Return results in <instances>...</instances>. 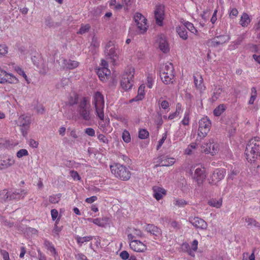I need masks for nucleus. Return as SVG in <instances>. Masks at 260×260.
Here are the masks:
<instances>
[{"label": "nucleus", "mask_w": 260, "mask_h": 260, "mask_svg": "<svg viewBox=\"0 0 260 260\" xmlns=\"http://www.w3.org/2000/svg\"><path fill=\"white\" fill-rule=\"evenodd\" d=\"M97 74L101 81H105L110 75L111 71L108 68H99L97 71Z\"/></svg>", "instance_id": "5701e85b"}, {"label": "nucleus", "mask_w": 260, "mask_h": 260, "mask_svg": "<svg viewBox=\"0 0 260 260\" xmlns=\"http://www.w3.org/2000/svg\"><path fill=\"white\" fill-rule=\"evenodd\" d=\"M175 159L172 157H168L165 156H160L154 159V163L155 164L154 168L159 166L169 167L172 166L175 163Z\"/></svg>", "instance_id": "9b49d317"}, {"label": "nucleus", "mask_w": 260, "mask_h": 260, "mask_svg": "<svg viewBox=\"0 0 260 260\" xmlns=\"http://www.w3.org/2000/svg\"><path fill=\"white\" fill-rule=\"evenodd\" d=\"M245 154L247 161L252 164L254 163L257 158L260 157V138L254 137L248 142L245 151Z\"/></svg>", "instance_id": "f257e3e1"}, {"label": "nucleus", "mask_w": 260, "mask_h": 260, "mask_svg": "<svg viewBox=\"0 0 260 260\" xmlns=\"http://www.w3.org/2000/svg\"><path fill=\"white\" fill-rule=\"evenodd\" d=\"M146 85L149 88H152L155 78L154 73H148L146 74Z\"/></svg>", "instance_id": "c85d7f7f"}, {"label": "nucleus", "mask_w": 260, "mask_h": 260, "mask_svg": "<svg viewBox=\"0 0 260 260\" xmlns=\"http://www.w3.org/2000/svg\"><path fill=\"white\" fill-rule=\"evenodd\" d=\"M211 126V122L207 117L202 118L199 121L198 136L201 138H205L210 131Z\"/></svg>", "instance_id": "423d86ee"}, {"label": "nucleus", "mask_w": 260, "mask_h": 260, "mask_svg": "<svg viewBox=\"0 0 260 260\" xmlns=\"http://www.w3.org/2000/svg\"><path fill=\"white\" fill-rule=\"evenodd\" d=\"M193 81L196 88L200 93H203L206 89V87L204 84L203 78L202 76L198 74L193 75Z\"/></svg>", "instance_id": "4468645a"}, {"label": "nucleus", "mask_w": 260, "mask_h": 260, "mask_svg": "<svg viewBox=\"0 0 260 260\" xmlns=\"http://www.w3.org/2000/svg\"><path fill=\"white\" fill-rule=\"evenodd\" d=\"M230 40V38L226 35H222L216 37L211 41V45L214 46H217L219 45H222L228 42Z\"/></svg>", "instance_id": "b1692460"}, {"label": "nucleus", "mask_w": 260, "mask_h": 260, "mask_svg": "<svg viewBox=\"0 0 260 260\" xmlns=\"http://www.w3.org/2000/svg\"><path fill=\"white\" fill-rule=\"evenodd\" d=\"M92 104L95 108L96 115L101 121L99 122V125L101 127L104 128L103 124L104 118V109L105 106L104 98L103 95L99 91L94 93L93 96Z\"/></svg>", "instance_id": "20e7f679"}, {"label": "nucleus", "mask_w": 260, "mask_h": 260, "mask_svg": "<svg viewBox=\"0 0 260 260\" xmlns=\"http://www.w3.org/2000/svg\"><path fill=\"white\" fill-rule=\"evenodd\" d=\"M167 137V133H164L162 134L161 139L158 141V144L157 146V150H158L161 147L165 141L166 140Z\"/></svg>", "instance_id": "13d9d810"}, {"label": "nucleus", "mask_w": 260, "mask_h": 260, "mask_svg": "<svg viewBox=\"0 0 260 260\" xmlns=\"http://www.w3.org/2000/svg\"><path fill=\"white\" fill-rule=\"evenodd\" d=\"M90 101L88 98L84 97L80 102L78 110H83L90 109Z\"/></svg>", "instance_id": "cd10ccee"}, {"label": "nucleus", "mask_w": 260, "mask_h": 260, "mask_svg": "<svg viewBox=\"0 0 260 260\" xmlns=\"http://www.w3.org/2000/svg\"><path fill=\"white\" fill-rule=\"evenodd\" d=\"M245 222L247 223L248 225H254L256 226V221L255 220H254L253 218L246 217L245 218Z\"/></svg>", "instance_id": "bf43d9fd"}, {"label": "nucleus", "mask_w": 260, "mask_h": 260, "mask_svg": "<svg viewBox=\"0 0 260 260\" xmlns=\"http://www.w3.org/2000/svg\"><path fill=\"white\" fill-rule=\"evenodd\" d=\"M79 62L71 59H64L62 63V68L64 69L73 70L79 66Z\"/></svg>", "instance_id": "393cba45"}, {"label": "nucleus", "mask_w": 260, "mask_h": 260, "mask_svg": "<svg viewBox=\"0 0 260 260\" xmlns=\"http://www.w3.org/2000/svg\"><path fill=\"white\" fill-rule=\"evenodd\" d=\"M0 253L3 256L4 260H10L9 254L6 250H1Z\"/></svg>", "instance_id": "680f3d73"}, {"label": "nucleus", "mask_w": 260, "mask_h": 260, "mask_svg": "<svg viewBox=\"0 0 260 260\" xmlns=\"http://www.w3.org/2000/svg\"><path fill=\"white\" fill-rule=\"evenodd\" d=\"M70 174L71 177L74 180H80L81 179V177H80L78 173L76 171H71Z\"/></svg>", "instance_id": "4d7b16f0"}, {"label": "nucleus", "mask_w": 260, "mask_h": 260, "mask_svg": "<svg viewBox=\"0 0 260 260\" xmlns=\"http://www.w3.org/2000/svg\"><path fill=\"white\" fill-rule=\"evenodd\" d=\"M146 230L147 232L153 236L154 239L155 240L159 239L161 237L162 232L161 229L153 224H147Z\"/></svg>", "instance_id": "dca6fc26"}, {"label": "nucleus", "mask_w": 260, "mask_h": 260, "mask_svg": "<svg viewBox=\"0 0 260 260\" xmlns=\"http://www.w3.org/2000/svg\"><path fill=\"white\" fill-rule=\"evenodd\" d=\"M158 47L164 53H167L170 50L169 44L165 37H160L158 40Z\"/></svg>", "instance_id": "a878e982"}, {"label": "nucleus", "mask_w": 260, "mask_h": 260, "mask_svg": "<svg viewBox=\"0 0 260 260\" xmlns=\"http://www.w3.org/2000/svg\"><path fill=\"white\" fill-rule=\"evenodd\" d=\"M160 77L162 82L166 84H174L176 82L173 65L171 62L163 64L160 70Z\"/></svg>", "instance_id": "7ed1b4c3"}, {"label": "nucleus", "mask_w": 260, "mask_h": 260, "mask_svg": "<svg viewBox=\"0 0 260 260\" xmlns=\"http://www.w3.org/2000/svg\"><path fill=\"white\" fill-rule=\"evenodd\" d=\"M141 230L134 228H129L128 230L127 239L128 241L137 240V238L143 237Z\"/></svg>", "instance_id": "aec40b11"}, {"label": "nucleus", "mask_w": 260, "mask_h": 260, "mask_svg": "<svg viewBox=\"0 0 260 260\" xmlns=\"http://www.w3.org/2000/svg\"><path fill=\"white\" fill-rule=\"evenodd\" d=\"M45 244L47 247L48 250H49L52 253L54 254V255L57 254L55 248L52 243L49 242V241H46Z\"/></svg>", "instance_id": "603ef678"}, {"label": "nucleus", "mask_w": 260, "mask_h": 260, "mask_svg": "<svg viewBox=\"0 0 260 260\" xmlns=\"http://www.w3.org/2000/svg\"><path fill=\"white\" fill-rule=\"evenodd\" d=\"M110 169L114 176L122 181H128L131 177V172L125 165L113 162L110 165Z\"/></svg>", "instance_id": "f03ea898"}, {"label": "nucleus", "mask_w": 260, "mask_h": 260, "mask_svg": "<svg viewBox=\"0 0 260 260\" xmlns=\"http://www.w3.org/2000/svg\"><path fill=\"white\" fill-rule=\"evenodd\" d=\"M51 215L52 219L53 221L55 220L58 215V211L55 209H52L51 210Z\"/></svg>", "instance_id": "0e129e2a"}, {"label": "nucleus", "mask_w": 260, "mask_h": 260, "mask_svg": "<svg viewBox=\"0 0 260 260\" xmlns=\"http://www.w3.org/2000/svg\"><path fill=\"white\" fill-rule=\"evenodd\" d=\"M123 5L126 10H128L132 5V0H122Z\"/></svg>", "instance_id": "69168bd1"}, {"label": "nucleus", "mask_w": 260, "mask_h": 260, "mask_svg": "<svg viewBox=\"0 0 260 260\" xmlns=\"http://www.w3.org/2000/svg\"><path fill=\"white\" fill-rule=\"evenodd\" d=\"M225 174V171L224 169H216L210 175L208 178L209 184L211 185H217V183L222 180Z\"/></svg>", "instance_id": "1a4fd4ad"}, {"label": "nucleus", "mask_w": 260, "mask_h": 260, "mask_svg": "<svg viewBox=\"0 0 260 260\" xmlns=\"http://www.w3.org/2000/svg\"><path fill=\"white\" fill-rule=\"evenodd\" d=\"M173 204L178 207H183L187 204V202L182 199L175 198Z\"/></svg>", "instance_id": "58836bf2"}, {"label": "nucleus", "mask_w": 260, "mask_h": 260, "mask_svg": "<svg viewBox=\"0 0 260 260\" xmlns=\"http://www.w3.org/2000/svg\"><path fill=\"white\" fill-rule=\"evenodd\" d=\"M75 258L78 260H87V257L81 253L75 255Z\"/></svg>", "instance_id": "338daca9"}, {"label": "nucleus", "mask_w": 260, "mask_h": 260, "mask_svg": "<svg viewBox=\"0 0 260 260\" xmlns=\"http://www.w3.org/2000/svg\"><path fill=\"white\" fill-rule=\"evenodd\" d=\"M145 86L144 84H142L139 86L138 90V95L132 100L133 101H140L144 98L145 94Z\"/></svg>", "instance_id": "c756f323"}, {"label": "nucleus", "mask_w": 260, "mask_h": 260, "mask_svg": "<svg viewBox=\"0 0 260 260\" xmlns=\"http://www.w3.org/2000/svg\"><path fill=\"white\" fill-rule=\"evenodd\" d=\"M135 73V70L134 68L130 67L127 68L122 75L120 85L124 90H127L132 88Z\"/></svg>", "instance_id": "39448f33"}, {"label": "nucleus", "mask_w": 260, "mask_h": 260, "mask_svg": "<svg viewBox=\"0 0 260 260\" xmlns=\"http://www.w3.org/2000/svg\"><path fill=\"white\" fill-rule=\"evenodd\" d=\"M149 135V132L145 129H141L139 131V138L141 139H146Z\"/></svg>", "instance_id": "8fccbe9b"}, {"label": "nucleus", "mask_w": 260, "mask_h": 260, "mask_svg": "<svg viewBox=\"0 0 260 260\" xmlns=\"http://www.w3.org/2000/svg\"><path fill=\"white\" fill-rule=\"evenodd\" d=\"M122 138L124 142L125 143H129L131 142V137L128 131L125 129L122 133Z\"/></svg>", "instance_id": "09e8293b"}, {"label": "nucleus", "mask_w": 260, "mask_h": 260, "mask_svg": "<svg viewBox=\"0 0 260 260\" xmlns=\"http://www.w3.org/2000/svg\"><path fill=\"white\" fill-rule=\"evenodd\" d=\"M154 16L156 24L159 26H161L164 19V10L163 6L159 5L156 7L154 11Z\"/></svg>", "instance_id": "6ab92c4d"}, {"label": "nucleus", "mask_w": 260, "mask_h": 260, "mask_svg": "<svg viewBox=\"0 0 260 260\" xmlns=\"http://www.w3.org/2000/svg\"><path fill=\"white\" fill-rule=\"evenodd\" d=\"M27 194L24 189H18L12 193L9 192V200H19L23 199Z\"/></svg>", "instance_id": "4be33fe9"}, {"label": "nucleus", "mask_w": 260, "mask_h": 260, "mask_svg": "<svg viewBox=\"0 0 260 260\" xmlns=\"http://www.w3.org/2000/svg\"><path fill=\"white\" fill-rule=\"evenodd\" d=\"M130 248L137 252H145L147 250V246L145 243L139 240L129 241Z\"/></svg>", "instance_id": "f8f14e48"}, {"label": "nucleus", "mask_w": 260, "mask_h": 260, "mask_svg": "<svg viewBox=\"0 0 260 260\" xmlns=\"http://www.w3.org/2000/svg\"><path fill=\"white\" fill-rule=\"evenodd\" d=\"M92 239V236H85L83 237H81L79 236H77L76 237V240L77 241V243L81 246L82 244L86 242H88Z\"/></svg>", "instance_id": "e433bc0d"}, {"label": "nucleus", "mask_w": 260, "mask_h": 260, "mask_svg": "<svg viewBox=\"0 0 260 260\" xmlns=\"http://www.w3.org/2000/svg\"><path fill=\"white\" fill-rule=\"evenodd\" d=\"M250 22V19L249 17V15L246 13H243L241 17L240 21H239L240 24L242 27H247L248 26V25L249 24Z\"/></svg>", "instance_id": "7c9ffc66"}, {"label": "nucleus", "mask_w": 260, "mask_h": 260, "mask_svg": "<svg viewBox=\"0 0 260 260\" xmlns=\"http://www.w3.org/2000/svg\"><path fill=\"white\" fill-rule=\"evenodd\" d=\"M80 115L85 120H89L90 119V109L78 110Z\"/></svg>", "instance_id": "72a5a7b5"}, {"label": "nucleus", "mask_w": 260, "mask_h": 260, "mask_svg": "<svg viewBox=\"0 0 260 260\" xmlns=\"http://www.w3.org/2000/svg\"><path fill=\"white\" fill-rule=\"evenodd\" d=\"M28 154H29L28 152L26 149H21L17 152L16 156L18 158H20L23 156H28Z\"/></svg>", "instance_id": "3c124183"}, {"label": "nucleus", "mask_w": 260, "mask_h": 260, "mask_svg": "<svg viewBox=\"0 0 260 260\" xmlns=\"http://www.w3.org/2000/svg\"><path fill=\"white\" fill-rule=\"evenodd\" d=\"M197 144L196 143H191L185 150V153L187 155H190L193 152V150L196 149L197 147Z\"/></svg>", "instance_id": "c03bdc74"}, {"label": "nucleus", "mask_w": 260, "mask_h": 260, "mask_svg": "<svg viewBox=\"0 0 260 260\" xmlns=\"http://www.w3.org/2000/svg\"><path fill=\"white\" fill-rule=\"evenodd\" d=\"M222 92V89L219 86H216L214 90L213 93L210 99L212 102L217 101L220 96V94Z\"/></svg>", "instance_id": "2f4dec72"}, {"label": "nucleus", "mask_w": 260, "mask_h": 260, "mask_svg": "<svg viewBox=\"0 0 260 260\" xmlns=\"http://www.w3.org/2000/svg\"><path fill=\"white\" fill-rule=\"evenodd\" d=\"M134 18L140 33H145L148 28L147 19L139 12L135 13Z\"/></svg>", "instance_id": "6e6552de"}, {"label": "nucleus", "mask_w": 260, "mask_h": 260, "mask_svg": "<svg viewBox=\"0 0 260 260\" xmlns=\"http://www.w3.org/2000/svg\"><path fill=\"white\" fill-rule=\"evenodd\" d=\"M208 203L210 206L215 207L216 208H219L222 205V199H219L218 200L212 199L209 201Z\"/></svg>", "instance_id": "f704fd0d"}, {"label": "nucleus", "mask_w": 260, "mask_h": 260, "mask_svg": "<svg viewBox=\"0 0 260 260\" xmlns=\"http://www.w3.org/2000/svg\"><path fill=\"white\" fill-rule=\"evenodd\" d=\"M184 26L185 28L188 29L191 32L195 35L198 33V30L194 27L193 24L188 21L185 22Z\"/></svg>", "instance_id": "ea45409f"}, {"label": "nucleus", "mask_w": 260, "mask_h": 260, "mask_svg": "<svg viewBox=\"0 0 260 260\" xmlns=\"http://www.w3.org/2000/svg\"><path fill=\"white\" fill-rule=\"evenodd\" d=\"M247 253H244L243 254L242 260H255V257L254 254V250H253L252 253L247 258Z\"/></svg>", "instance_id": "864d4df0"}, {"label": "nucleus", "mask_w": 260, "mask_h": 260, "mask_svg": "<svg viewBox=\"0 0 260 260\" xmlns=\"http://www.w3.org/2000/svg\"><path fill=\"white\" fill-rule=\"evenodd\" d=\"M15 70L19 75L23 76V77L25 79V81L27 82L28 84L29 83V81L26 75L25 74L24 71L21 68H20L19 66H16L15 67Z\"/></svg>", "instance_id": "49530a36"}, {"label": "nucleus", "mask_w": 260, "mask_h": 260, "mask_svg": "<svg viewBox=\"0 0 260 260\" xmlns=\"http://www.w3.org/2000/svg\"><path fill=\"white\" fill-rule=\"evenodd\" d=\"M189 221L192 225L197 229L206 230L208 226L207 222L204 220L198 217H190Z\"/></svg>", "instance_id": "2eb2a0df"}, {"label": "nucleus", "mask_w": 260, "mask_h": 260, "mask_svg": "<svg viewBox=\"0 0 260 260\" xmlns=\"http://www.w3.org/2000/svg\"><path fill=\"white\" fill-rule=\"evenodd\" d=\"M153 197L157 201L162 199L167 194V190L163 187L159 186L152 187Z\"/></svg>", "instance_id": "a211bd4d"}, {"label": "nucleus", "mask_w": 260, "mask_h": 260, "mask_svg": "<svg viewBox=\"0 0 260 260\" xmlns=\"http://www.w3.org/2000/svg\"><path fill=\"white\" fill-rule=\"evenodd\" d=\"M19 121L20 122V126L21 127V131L23 136L27 135V130L29 127L30 123V118L27 116L22 115L19 118Z\"/></svg>", "instance_id": "ddd939ff"}, {"label": "nucleus", "mask_w": 260, "mask_h": 260, "mask_svg": "<svg viewBox=\"0 0 260 260\" xmlns=\"http://www.w3.org/2000/svg\"><path fill=\"white\" fill-rule=\"evenodd\" d=\"M19 80L12 74L7 73L0 68V83L17 84Z\"/></svg>", "instance_id": "9d476101"}, {"label": "nucleus", "mask_w": 260, "mask_h": 260, "mask_svg": "<svg viewBox=\"0 0 260 260\" xmlns=\"http://www.w3.org/2000/svg\"><path fill=\"white\" fill-rule=\"evenodd\" d=\"M29 145L31 147L37 148L39 145V143L34 139H30L29 142Z\"/></svg>", "instance_id": "774afa93"}, {"label": "nucleus", "mask_w": 260, "mask_h": 260, "mask_svg": "<svg viewBox=\"0 0 260 260\" xmlns=\"http://www.w3.org/2000/svg\"><path fill=\"white\" fill-rule=\"evenodd\" d=\"M87 220L89 221L93 222L94 224L97 225L99 226L104 227L105 226V223L103 222L104 219L99 218H88Z\"/></svg>", "instance_id": "37998d69"}, {"label": "nucleus", "mask_w": 260, "mask_h": 260, "mask_svg": "<svg viewBox=\"0 0 260 260\" xmlns=\"http://www.w3.org/2000/svg\"><path fill=\"white\" fill-rule=\"evenodd\" d=\"M90 28V25L89 24H81V27L77 32V34L83 35L87 32H88Z\"/></svg>", "instance_id": "a18cd8bd"}, {"label": "nucleus", "mask_w": 260, "mask_h": 260, "mask_svg": "<svg viewBox=\"0 0 260 260\" xmlns=\"http://www.w3.org/2000/svg\"><path fill=\"white\" fill-rule=\"evenodd\" d=\"M129 256V254L127 251H122L120 253V257L123 260L127 259Z\"/></svg>", "instance_id": "e2e57ef3"}, {"label": "nucleus", "mask_w": 260, "mask_h": 260, "mask_svg": "<svg viewBox=\"0 0 260 260\" xmlns=\"http://www.w3.org/2000/svg\"><path fill=\"white\" fill-rule=\"evenodd\" d=\"M219 150V144L213 139L209 140L208 142L204 143L201 146L202 152L212 155L218 153Z\"/></svg>", "instance_id": "0eeeda50"}, {"label": "nucleus", "mask_w": 260, "mask_h": 260, "mask_svg": "<svg viewBox=\"0 0 260 260\" xmlns=\"http://www.w3.org/2000/svg\"><path fill=\"white\" fill-rule=\"evenodd\" d=\"M98 139L99 140L104 144H108L109 142L108 139L103 134H98Z\"/></svg>", "instance_id": "5fc2aeb1"}, {"label": "nucleus", "mask_w": 260, "mask_h": 260, "mask_svg": "<svg viewBox=\"0 0 260 260\" xmlns=\"http://www.w3.org/2000/svg\"><path fill=\"white\" fill-rule=\"evenodd\" d=\"M206 177L204 168H198L196 169L193 178L198 184H202L205 180Z\"/></svg>", "instance_id": "f3484780"}, {"label": "nucleus", "mask_w": 260, "mask_h": 260, "mask_svg": "<svg viewBox=\"0 0 260 260\" xmlns=\"http://www.w3.org/2000/svg\"><path fill=\"white\" fill-rule=\"evenodd\" d=\"M190 113L189 111H185L181 123L184 125H188L190 121Z\"/></svg>", "instance_id": "de8ad7c7"}, {"label": "nucleus", "mask_w": 260, "mask_h": 260, "mask_svg": "<svg viewBox=\"0 0 260 260\" xmlns=\"http://www.w3.org/2000/svg\"><path fill=\"white\" fill-rule=\"evenodd\" d=\"M85 133L88 136L93 137L95 136V131L92 128L88 127L85 129Z\"/></svg>", "instance_id": "052dcab7"}, {"label": "nucleus", "mask_w": 260, "mask_h": 260, "mask_svg": "<svg viewBox=\"0 0 260 260\" xmlns=\"http://www.w3.org/2000/svg\"><path fill=\"white\" fill-rule=\"evenodd\" d=\"M78 100V95L76 93H73L70 95L68 102L69 105L73 106L77 103Z\"/></svg>", "instance_id": "4c0bfd02"}, {"label": "nucleus", "mask_w": 260, "mask_h": 260, "mask_svg": "<svg viewBox=\"0 0 260 260\" xmlns=\"http://www.w3.org/2000/svg\"><path fill=\"white\" fill-rule=\"evenodd\" d=\"M257 96V91L256 88L254 87H252L251 89V95L250 99L249 100L248 103L250 105H252L254 104V102Z\"/></svg>", "instance_id": "a19ab883"}, {"label": "nucleus", "mask_w": 260, "mask_h": 260, "mask_svg": "<svg viewBox=\"0 0 260 260\" xmlns=\"http://www.w3.org/2000/svg\"><path fill=\"white\" fill-rule=\"evenodd\" d=\"M9 200V192L7 189L0 191V203H4Z\"/></svg>", "instance_id": "473e14b6"}, {"label": "nucleus", "mask_w": 260, "mask_h": 260, "mask_svg": "<svg viewBox=\"0 0 260 260\" xmlns=\"http://www.w3.org/2000/svg\"><path fill=\"white\" fill-rule=\"evenodd\" d=\"M176 31L179 37L183 40H186L188 38L187 32L185 27L179 26L176 27Z\"/></svg>", "instance_id": "bb28decb"}, {"label": "nucleus", "mask_w": 260, "mask_h": 260, "mask_svg": "<svg viewBox=\"0 0 260 260\" xmlns=\"http://www.w3.org/2000/svg\"><path fill=\"white\" fill-rule=\"evenodd\" d=\"M8 52V48L5 45L0 44V56H4Z\"/></svg>", "instance_id": "6e6d98bb"}, {"label": "nucleus", "mask_w": 260, "mask_h": 260, "mask_svg": "<svg viewBox=\"0 0 260 260\" xmlns=\"http://www.w3.org/2000/svg\"><path fill=\"white\" fill-rule=\"evenodd\" d=\"M61 196V193H58L57 194H53L52 196H49V201L50 203L52 204H56L59 202L60 200V198Z\"/></svg>", "instance_id": "79ce46f5"}, {"label": "nucleus", "mask_w": 260, "mask_h": 260, "mask_svg": "<svg viewBox=\"0 0 260 260\" xmlns=\"http://www.w3.org/2000/svg\"><path fill=\"white\" fill-rule=\"evenodd\" d=\"M225 106L224 104L219 105L214 110V115L216 116H220L225 110Z\"/></svg>", "instance_id": "c9c22d12"}, {"label": "nucleus", "mask_w": 260, "mask_h": 260, "mask_svg": "<svg viewBox=\"0 0 260 260\" xmlns=\"http://www.w3.org/2000/svg\"><path fill=\"white\" fill-rule=\"evenodd\" d=\"M15 164V159L13 156H9L5 159L0 156V170L9 168Z\"/></svg>", "instance_id": "412c9836"}]
</instances>
